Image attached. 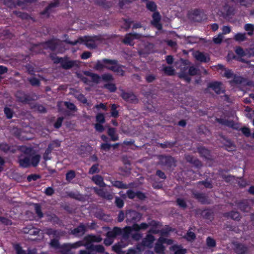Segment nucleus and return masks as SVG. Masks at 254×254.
Wrapping results in <instances>:
<instances>
[{"label":"nucleus","instance_id":"1","mask_svg":"<svg viewBox=\"0 0 254 254\" xmlns=\"http://www.w3.org/2000/svg\"><path fill=\"white\" fill-rule=\"evenodd\" d=\"M22 150L25 153L29 154V156L19 159V163L20 166L24 168L28 167L30 165L34 167L37 166L40 161V155L35 153L34 150L31 148L24 147L22 148Z\"/></svg>","mask_w":254,"mask_h":254},{"label":"nucleus","instance_id":"2","mask_svg":"<svg viewBox=\"0 0 254 254\" xmlns=\"http://www.w3.org/2000/svg\"><path fill=\"white\" fill-rule=\"evenodd\" d=\"M100 40L101 38L99 36H85L80 38L77 40H75L73 42L68 41L66 42L73 45H76L78 43H83L88 48L93 49L100 42Z\"/></svg>","mask_w":254,"mask_h":254},{"label":"nucleus","instance_id":"3","mask_svg":"<svg viewBox=\"0 0 254 254\" xmlns=\"http://www.w3.org/2000/svg\"><path fill=\"white\" fill-rule=\"evenodd\" d=\"M102 240V238L99 236L89 235L84 238V241H85V242L78 241L73 244H65L64 245V247L67 250L76 249L81 246H87L88 244L92 242H100Z\"/></svg>","mask_w":254,"mask_h":254},{"label":"nucleus","instance_id":"4","mask_svg":"<svg viewBox=\"0 0 254 254\" xmlns=\"http://www.w3.org/2000/svg\"><path fill=\"white\" fill-rule=\"evenodd\" d=\"M190 18L194 22H201L207 19V15L199 9L195 8L190 13Z\"/></svg>","mask_w":254,"mask_h":254},{"label":"nucleus","instance_id":"5","mask_svg":"<svg viewBox=\"0 0 254 254\" xmlns=\"http://www.w3.org/2000/svg\"><path fill=\"white\" fill-rule=\"evenodd\" d=\"M159 164L168 168L176 166V161L171 156L160 155L159 156Z\"/></svg>","mask_w":254,"mask_h":254},{"label":"nucleus","instance_id":"6","mask_svg":"<svg viewBox=\"0 0 254 254\" xmlns=\"http://www.w3.org/2000/svg\"><path fill=\"white\" fill-rule=\"evenodd\" d=\"M183 63L184 66L181 67L180 71L178 73V77L180 79L184 80L187 83H190L191 81V78L188 73L189 68L188 65L190 63L187 60H184Z\"/></svg>","mask_w":254,"mask_h":254},{"label":"nucleus","instance_id":"7","mask_svg":"<svg viewBox=\"0 0 254 254\" xmlns=\"http://www.w3.org/2000/svg\"><path fill=\"white\" fill-rule=\"evenodd\" d=\"M154 240V236L150 234H148L146 237L142 240L141 244L137 245V249L139 251H142L143 247L151 248L152 247V244Z\"/></svg>","mask_w":254,"mask_h":254},{"label":"nucleus","instance_id":"8","mask_svg":"<svg viewBox=\"0 0 254 254\" xmlns=\"http://www.w3.org/2000/svg\"><path fill=\"white\" fill-rule=\"evenodd\" d=\"M197 150L201 157L209 161H212L213 160V157L211 150L207 149L205 146H198L197 147Z\"/></svg>","mask_w":254,"mask_h":254},{"label":"nucleus","instance_id":"9","mask_svg":"<svg viewBox=\"0 0 254 254\" xmlns=\"http://www.w3.org/2000/svg\"><path fill=\"white\" fill-rule=\"evenodd\" d=\"M208 88L211 89L217 94L224 93L225 90L222 87V83L220 81H212L209 82L207 85Z\"/></svg>","mask_w":254,"mask_h":254},{"label":"nucleus","instance_id":"10","mask_svg":"<svg viewBox=\"0 0 254 254\" xmlns=\"http://www.w3.org/2000/svg\"><path fill=\"white\" fill-rule=\"evenodd\" d=\"M55 62L61 63L62 66L66 69L69 68L73 66H78L80 64V62L78 61H71L67 59H58Z\"/></svg>","mask_w":254,"mask_h":254},{"label":"nucleus","instance_id":"11","mask_svg":"<svg viewBox=\"0 0 254 254\" xmlns=\"http://www.w3.org/2000/svg\"><path fill=\"white\" fill-rule=\"evenodd\" d=\"M152 20L151 21V24L158 30L162 29V25L160 23L161 16L158 11L153 12L152 15Z\"/></svg>","mask_w":254,"mask_h":254},{"label":"nucleus","instance_id":"12","mask_svg":"<svg viewBox=\"0 0 254 254\" xmlns=\"http://www.w3.org/2000/svg\"><path fill=\"white\" fill-rule=\"evenodd\" d=\"M234 245V252L237 254H248L249 249L245 245L239 243H235Z\"/></svg>","mask_w":254,"mask_h":254},{"label":"nucleus","instance_id":"13","mask_svg":"<svg viewBox=\"0 0 254 254\" xmlns=\"http://www.w3.org/2000/svg\"><path fill=\"white\" fill-rule=\"evenodd\" d=\"M194 197L201 204H209V202L207 196L203 193L199 192H193Z\"/></svg>","mask_w":254,"mask_h":254},{"label":"nucleus","instance_id":"14","mask_svg":"<svg viewBox=\"0 0 254 254\" xmlns=\"http://www.w3.org/2000/svg\"><path fill=\"white\" fill-rule=\"evenodd\" d=\"M185 159L188 162L193 165L197 168H200L202 166L201 162L192 155H186L185 156Z\"/></svg>","mask_w":254,"mask_h":254},{"label":"nucleus","instance_id":"15","mask_svg":"<svg viewBox=\"0 0 254 254\" xmlns=\"http://www.w3.org/2000/svg\"><path fill=\"white\" fill-rule=\"evenodd\" d=\"M149 226L148 224L146 223H141L140 225L136 223H134L131 227L128 226V235L131 232V230H133L136 232L139 231L140 230H145Z\"/></svg>","mask_w":254,"mask_h":254},{"label":"nucleus","instance_id":"16","mask_svg":"<svg viewBox=\"0 0 254 254\" xmlns=\"http://www.w3.org/2000/svg\"><path fill=\"white\" fill-rule=\"evenodd\" d=\"M216 121L217 123H219L222 125H224L231 127L232 128L236 129V125L232 120H228L227 119L222 118H216Z\"/></svg>","mask_w":254,"mask_h":254},{"label":"nucleus","instance_id":"17","mask_svg":"<svg viewBox=\"0 0 254 254\" xmlns=\"http://www.w3.org/2000/svg\"><path fill=\"white\" fill-rule=\"evenodd\" d=\"M128 215L130 217V221L132 222H137L140 221L142 214L135 211L128 210Z\"/></svg>","mask_w":254,"mask_h":254},{"label":"nucleus","instance_id":"18","mask_svg":"<svg viewBox=\"0 0 254 254\" xmlns=\"http://www.w3.org/2000/svg\"><path fill=\"white\" fill-rule=\"evenodd\" d=\"M234 9L233 7L226 3L223 7L222 13L225 17H229L234 14Z\"/></svg>","mask_w":254,"mask_h":254},{"label":"nucleus","instance_id":"19","mask_svg":"<svg viewBox=\"0 0 254 254\" xmlns=\"http://www.w3.org/2000/svg\"><path fill=\"white\" fill-rule=\"evenodd\" d=\"M195 58L197 61L201 63H207L210 60L203 53L199 51L195 54Z\"/></svg>","mask_w":254,"mask_h":254},{"label":"nucleus","instance_id":"20","mask_svg":"<svg viewBox=\"0 0 254 254\" xmlns=\"http://www.w3.org/2000/svg\"><path fill=\"white\" fill-rule=\"evenodd\" d=\"M105 68L114 71L118 67V64L116 61L105 59Z\"/></svg>","mask_w":254,"mask_h":254},{"label":"nucleus","instance_id":"21","mask_svg":"<svg viewBox=\"0 0 254 254\" xmlns=\"http://www.w3.org/2000/svg\"><path fill=\"white\" fill-rule=\"evenodd\" d=\"M94 191L100 196L103 197L104 198L111 199L113 198V196L112 194L109 193L107 192H105L103 189H98L96 188H93Z\"/></svg>","mask_w":254,"mask_h":254},{"label":"nucleus","instance_id":"22","mask_svg":"<svg viewBox=\"0 0 254 254\" xmlns=\"http://www.w3.org/2000/svg\"><path fill=\"white\" fill-rule=\"evenodd\" d=\"M86 230V226L83 224H81L72 231V233L77 236H80L83 235Z\"/></svg>","mask_w":254,"mask_h":254},{"label":"nucleus","instance_id":"23","mask_svg":"<svg viewBox=\"0 0 254 254\" xmlns=\"http://www.w3.org/2000/svg\"><path fill=\"white\" fill-rule=\"evenodd\" d=\"M105 59L97 61L93 67L95 70L101 71L105 68Z\"/></svg>","mask_w":254,"mask_h":254},{"label":"nucleus","instance_id":"24","mask_svg":"<svg viewBox=\"0 0 254 254\" xmlns=\"http://www.w3.org/2000/svg\"><path fill=\"white\" fill-rule=\"evenodd\" d=\"M163 244L162 243V242H159V240L158 241V242L155 244L154 251L156 253L158 254H164L165 247Z\"/></svg>","mask_w":254,"mask_h":254},{"label":"nucleus","instance_id":"25","mask_svg":"<svg viewBox=\"0 0 254 254\" xmlns=\"http://www.w3.org/2000/svg\"><path fill=\"white\" fill-rule=\"evenodd\" d=\"M92 181L97 185L100 187H104L105 184L103 181V178L102 177L99 175H95L92 178Z\"/></svg>","mask_w":254,"mask_h":254},{"label":"nucleus","instance_id":"26","mask_svg":"<svg viewBox=\"0 0 254 254\" xmlns=\"http://www.w3.org/2000/svg\"><path fill=\"white\" fill-rule=\"evenodd\" d=\"M122 230L119 228H115L108 232L107 236L114 239L116 236L121 234Z\"/></svg>","mask_w":254,"mask_h":254},{"label":"nucleus","instance_id":"27","mask_svg":"<svg viewBox=\"0 0 254 254\" xmlns=\"http://www.w3.org/2000/svg\"><path fill=\"white\" fill-rule=\"evenodd\" d=\"M226 215L233 220L239 221L241 218L239 212L236 211H231L227 213Z\"/></svg>","mask_w":254,"mask_h":254},{"label":"nucleus","instance_id":"28","mask_svg":"<svg viewBox=\"0 0 254 254\" xmlns=\"http://www.w3.org/2000/svg\"><path fill=\"white\" fill-rule=\"evenodd\" d=\"M146 7L150 11L154 12L157 11V6L155 2L153 1H147L146 3Z\"/></svg>","mask_w":254,"mask_h":254},{"label":"nucleus","instance_id":"29","mask_svg":"<svg viewBox=\"0 0 254 254\" xmlns=\"http://www.w3.org/2000/svg\"><path fill=\"white\" fill-rule=\"evenodd\" d=\"M173 250L175 254H186L187 253V249L183 248L181 245L173 246Z\"/></svg>","mask_w":254,"mask_h":254},{"label":"nucleus","instance_id":"30","mask_svg":"<svg viewBox=\"0 0 254 254\" xmlns=\"http://www.w3.org/2000/svg\"><path fill=\"white\" fill-rule=\"evenodd\" d=\"M163 71L165 74L168 76H173L174 75L175 73L174 68L170 66H165L163 68Z\"/></svg>","mask_w":254,"mask_h":254},{"label":"nucleus","instance_id":"31","mask_svg":"<svg viewBox=\"0 0 254 254\" xmlns=\"http://www.w3.org/2000/svg\"><path fill=\"white\" fill-rule=\"evenodd\" d=\"M141 35L138 33H128V45L132 46V39H139Z\"/></svg>","mask_w":254,"mask_h":254},{"label":"nucleus","instance_id":"32","mask_svg":"<svg viewBox=\"0 0 254 254\" xmlns=\"http://www.w3.org/2000/svg\"><path fill=\"white\" fill-rule=\"evenodd\" d=\"M206 243L207 246L209 248H214L216 246V242L215 239L210 236L206 238Z\"/></svg>","mask_w":254,"mask_h":254},{"label":"nucleus","instance_id":"33","mask_svg":"<svg viewBox=\"0 0 254 254\" xmlns=\"http://www.w3.org/2000/svg\"><path fill=\"white\" fill-rule=\"evenodd\" d=\"M234 39L239 42L245 41L247 39L246 34L238 33L235 35Z\"/></svg>","mask_w":254,"mask_h":254},{"label":"nucleus","instance_id":"34","mask_svg":"<svg viewBox=\"0 0 254 254\" xmlns=\"http://www.w3.org/2000/svg\"><path fill=\"white\" fill-rule=\"evenodd\" d=\"M176 141H165L164 143H159V146L162 148H172L176 144Z\"/></svg>","mask_w":254,"mask_h":254},{"label":"nucleus","instance_id":"35","mask_svg":"<svg viewBox=\"0 0 254 254\" xmlns=\"http://www.w3.org/2000/svg\"><path fill=\"white\" fill-rule=\"evenodd\" d=\"M84 74L90 77L93 81L95 82H99L100 81V77L96 74L91 73L89 71H86Z\"/></svg>","mask_w":254,"mask_h":254},{"label":"nucleus","instance_id":"36","mask_svg":"<svg viewBox=\"0 0 254 254\" xmlns=\"http://www.w3.org/2000/svg\"><path fill=\"white\" fill-rule=\"evenodd\" d=\"M233 79L231 81V83H234L236 84H240L244 81V78L241 76L234 74Z\"/></svg>","mask_w":254,"mask_h":254},{"label":"nucleus","instance_id":"37","mask_svg":"<svg viewBox=\"0 0 254 254\" xmlns=\"http://www.w3.org/2000/svg\"><path fill=\"white\" fill-rule=\"evenodd\" d=\"M177 204L183 209H186L187 207V204L185 200L181 198H178L176 199Z\"/></svg>","mask_w":254,"mask_h":254},{"label":"nucleus","instance_id":"38","mask_svg":"<svg viewBox=\"0 0 254 254\" xmlns=\"http://www.w3.org/2000/svg\"><path fill=\"white\" fill-rule=\"evenodd\" d=\"M108 134L111 137L112 140L116 141L118 137L116 134L115 130L114 128H110L108 130Z\"/></svg>","mask_w":254,"mask_h":254},{"label":"nucleus","instance_id":"39","mask_svg":"<svg viewBox=\"0 0 254 254\" xmlns=\"http://www.w3.org/2000/svg\"><path fill=\"white\" fill-rule=\"evenodd\" d=\"M244 28L245 30L248 31V34L249 35L251 36L253 34L254 31V27L253 24H246L245 25Z\"/></svg>","mask_w":254,"mask_h":254},{"label":"nucleus","instance_id":"40","mask_svg":"<svg viewBox=\"0 0 254 254\" xmlns=\"http://www.w3.org/2000/svg\"><path fill=\"white\" fill-rule=\"evenodd\" d=\"M136 103L138 102L136 96L131 92H128V102Z\"/></svg>","mask_w":254,"mask_h":254},{"label":"nucleus","instance_id":"41","mask_svg":"<svg viewBox=\"0 0 254 254\" xmlns=\"http://www.w3.org/2000/svg\"><path fill=\"white\" fill-rule=\"evenodd\" d=\"M198 69L194 66H190L189 67L188 71V75L190 76L196 75L198 73Z\"/></svg>","mask_w":254,"mask_h":254},{"label":"nucleus","instance_id":"42","mask_svg":"<svg viewBox=\"0 0 254 254\" xmlns=\"http://www.w3.org/2000/svg\"><path fill=\"white\" fill-rule=\"evenodd\" d=\"M198 184L199 185H203L206 188L212 189L213 188L212 183L210 181H208L207 180L199 181L198 182Z\"/></svg>","mask_w":254,"mask_h":254},{"label":"nucleus","instance_id":"43","mask_svg":"<svg viewBox=\"0 0 254 254\" xmlns=\"http://www.w3.org/2000/svg\"><path fill=\"white\" fill-rule=\"evenodd\" d=\"M113 186L119 189H126V185L123 184L121 182L118 181H113L112 183Z\"/></svg>","mask_w":254,"mask_h":254},{"label":"nucleus","instance_id":"44","mask_svg":"<svg viewBox=\"0 0 254 254\" xmlns=\"http://www.w3.org/2000/svg\"><path fill=\"white\" fill-rule=\"evenodd\" d=\"M203 217L208 220H211L213 218V212L210 210H207L203 212Z\"/></svg>","mask_w":254,"mask_h":254},{"label":"nucleus","instance_id":"45","mask_svg":"<svg viewBox=\"0 0 254 254\" xmlns=\"http://www.w3.org/2000/svg\"><path fill=\"white\" fill-rule=\"evenodd\" d=\"M75 176V174L74 171L72 170H70L68 171L66 174V180L70 182L71 181Z\"/></svg>","mask_w":254,"mask_h":254},{"label":"nucleus","instance_id":"46","mask_svg":"<svg viewBox=\"0 0 254 254\" xmlns=\"http://www.w3.org/2000/svg\"><path fill=\"white\" fill-rule=\"evenodd\" d=\"M240 130L245 136L249 137L251 136V130L249 127H242Z\"/></svg>","mask_w":254,"mask_h":254},{"label":"nucleus","instance_id":"47","mask_svg":"<svg viewBox=\"0 0 254 254\" xmlns=\"http://www.w3.org/2000/svg\"><path fill=\"white\" fill-rule=\"evenodd\" d=\"M135 198L140 200H143L146 197L145 194L140 191H136L135 193Z\"/></svg>","mask_w":254,"mask_h":254},{"label":"nucleus","instance_id":"48","mask_svg":"<svg viewBox=\"0 0 254 254\" xmlns=\"http://www.w3.org/2000/svg\"><path fill=\"white\" fill-rule=\"evenodd\" d=\"M92 250L95 251L98 253H102L104 251V248L102 245H95L92 246Z\"/></svg>","mask_w":254,"mask_h":254},{"label":"nucleus","instance_id":"49","mask_svg":"<svg viewBox=\"0 0 254 254\" xmlns=\"http://www.w3.org/2000/svg\"><path fill=\"white\" fill-rule=\"evenodd\" d=\"M159 242H162V243L163 244H167L168 245H171L172 244H173V241L172 239L160 237L159 238Z\"/></svg>","mask_w":254,"mask_h":254},{"label":"nucleus","instance_id":"50","mask_svg":"<svg viewBox=\"0 0 254 254\" xmlns=\"http://www.w3.org/2000/svg\"><path fill=\"white\" fill-rule=\"evenodd\" d=\"M236 53L241 57L245 56V53L243 49L241 47H237L235 50Z\"/></svg>","mask_w":254,"mask_h":254},{"label":"nucleus","instance_id":"51","mask_svg":"<svg viewBox=\"0 0 254 254\" xmlns=\"http://www.w3.org/2000/svg\"><path fill=\"white\" fill-rule=\"evenodd\" d=\"M123 68H125V67L118 64V67L116 68V70H114L113 71L116 72L119 75H123L125 73V70H123Z\"/></svg>","mask_w":254,"mask_h":254},{"label":"nucleus","instance_id":"52","mask_svg":"<svg viewBox=\"0 0 254 254\" xmlns=\"http://www.w3.org/2000/svg\"><path fill=\"white\" fill-rule=\"evenodd\" d=\"M170 231L171 230L168 228H163L160 231H159V233L162 236H167L169 235Z\"/></svg>","mask_w":254,"mask_h":254},{"label":"nucleus","instance_id":"53","mask_svg":"<svg viewBox=\"0 0 254 254\" xmlns=\"http://www.w3.org/2000/svg\"><path fill=\"white\" fill-rule=\"evenodd\" d=\"M99 172V170L98 169V165H93L91 168L90 169L89 173L90 174H93L96 173H98Z\"/></svg>","mask_w":254,"mask_h":254},{"label":"nucleus","instance_id":"54","mask_svg":"<svg viewBox=\"0 0 254 254\" xmlns=\"http://www.w3.org/2000/svg\"><path fill=\"white\" fill-rule=\"evenodd\" d=\"M156 79V76L153 74H148L146 76L145 79L147 82L151 83Z\"/></svg>","mask_w":254,"mask_h":254},{"label":"nucleus","instance_id":"55","mask_svg":"<svg viewBox=\"0 0 254 254\" xmlns=\"http://www.w3.org/2000/svg\"><path fill=\"white\" fill-rule=\"evenodd\" d=\"M156 175L159 177L160 179L165 180L166 179V176L165 173L160 170H157L156 172Z\"/></svg>","mask_w":254,"mask_h":254},{"label":"nucleus","instance_id":"56","mask_svg":"<svg viewBox=\"0 0 254 254\" xmlns=\"http://www.w3.org/2000/svg\"><path fill=\"white\" fill-rule=\"evenodd\" d=\"M33 206L38 216L39 217H41L42 216V213L41 211L39 205L38 204H34Z\"/></svg>","mask_w":254,"mask_h":254},{"label":"nucleus","instance_id":"57","mask_svg":"<svg viewBox=\"0 0 254 254\" xmlns=\"http://www.w3.org/2000/svg\"><path fill=\"white\" fill-rule=\"evenodd\" d=\"M14 249L17 254H26L25 252L22 250L21 248L18 245H14Z\"/></svg>","mask_w":254,"mask_h":254},{"label":"nucleus","instance_id":"58","mask_svg":"<svg viewBox=\"0 0 254 254\" xmlns=\"http://www.w3.org/2000/svg\"><path fill=\"white\" fill-rule=\"evenodd\" d=\"M234 75V73L231 70L228 69L225 71L224 73V76H225L227 78H230L233 77Z\"/></svg>","mask_w":254,"mask_h":254},{"label":"nucleus","instance_id":"59","mask_svg":"<svg viewBox=\"0 0 254 254\" xmlns=\"http://www.w3.org/2000/svg\"><path fill=\"white\" fill-rule=\"evenodd\" d=\"M122 248V246L120 244L115 245L114 246H113V250L119 254L120 253Z\"/></svg>","mask_w":254,"mask_h":254},{"label":"nucleus","instance_id":"60","mask_svg":"<svg viewBox=\"0 0 254 254\" xmlns=\"http://www.w3.org/2000/svg\"><path fill=\"white\" fill-rule=\"evenodd\" d=\"M60 145V142L59 141L57 140V141H54L52 143H51L49 145V147L50 149H53L55 147H59Z\"/></svg>","mask_w":254,"mask_h":254},{"label":"nucleus","instance_id":"61","mask_svg":"<svg viewBox=\"0 0 254 254\" xmlns=\"http://www.w3.org/2000/svg\"><path fill=\"white\" fill-rule=\"evenodd\" d=\"M213 41L214 42V43L217 44L221 43V42H222V35L221 34H219V35H218V36L217 37H214Z\"/></svg>","mask_w":254,"mask_h":254},{"label":"nucleus","instance_id":"62","mask_svg":"<svg viewBox=\"0 0 254 254\" xmlns=\"http://www.w3.org/2000/svg\"><path fill=\"white\" fill-rule=\"evenodd\" d=\"M0 223L5 224L6 225H8L11 224V222L9 220L5 218H3V217H0Z\"/></svg>","mask_w":254,"mask_h":254},{"label":"nucleus","instance_id":"63","mask_svg":"<svg viewBox=\"0 0 254 254\" xmlns=\"http://www.w3.org/2000/svg\"><path fill=\"white\" fill-rule=\"evenodd\" d=\"M96 120L97 122L103 123L105 122L104 116L102 114H99L96 116Z\"/></svg>","mask_w":254,"mask_h":254},{"label":"nucleus","instance_id":"64","mask_svg":"<svg viewBox=\"0 0 254 254\" xmlns=\"http://www.w3.org/2000/svg\"><path fill=\"white\" fill-rule=\"evenodd\" d=\"M64 104L66 106V107L68 109H69V110H70L71 111H75L76 110V107L73 104H72L71 103H69V102H65Z\"/></svg>","mask_w":254,"mask_h":254}]
</instances>
